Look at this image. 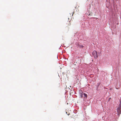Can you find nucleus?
<instances>
[{"label": "nucleus", "instance_id": "5", "mask_svg": "<svg viewBox=\"0 0 121 121\" xmlns=\"http://www.w3.org/2000/svg\"><path fill=\"white\" fill-rule=\"evenodd\" d=\"M80 48H82L83 47V46L82 45H80Z\"/></svg>", "mask_w": 121, "mask_h": 121}, {"label": "nucleus", "instance_id": "8", "mask_svg": "<svg viewBox=\"0 0 121 121\" xmlns=\"http://www.w3.org/2000/svg\"><path fill=\"white\" fill-rule=\"evenodd\" d=\"M109 99H111V98H109Z\"/></svg>", "mask_w": 121, "mask_h": 121}, {"label": "nucleus", "instance_id": "3", "mask_svg": "<svg viewBox=\"0 0 121 121\" xmlns=\"http://www.w3.org/2000/svg\"><path fill=\"white\" fill-rule=\"evenodd\" d=\"M83 94L84 95V97H85L86 98H87V94H86L85 93H83Z\"/></svg>", "mask_w": 121, "mask_h": 121}, {"label": "nucleus", "instance_id": "1", "mask_svg": "<svg viewBox=\"0 0 121 121\" xmlns=\"http://www.w3.org/2000/svg\"><path fill=\"white\" fill-rule=\"evenodd\" d=\"M92 54L95 58L96 59L98 57V56L96 51H94L92 52Z\"/></svg>", "mask_w": 121, "mask_h": 121}, {"label": "nucleus", "instance_id": "7", "mask_svg": "<svg viewBox=\"0 0 121 121\" xmlns=\"http://www.w3.org/2000/svg\"><path fill=\"white\" fill-rule=\"evenodd\" d=\"M109 99H111V98H109Z\"/></svg>", "mask_w": 121, "mask_h": 121}, {"label": "nucleus", "instance_id": "4", "mask_svg": "<svg viewBox=\"0 0 121 121\" xmlns=\"http://www.w3.org/2000/svg\"><path fill=\"white\" fill-rule=\"evenodd\" d=\"M121 112L120 108H118L117 110V112L119 113Z\"/></svg>", "mask_w": 121, "mask_h": 121}, {"label": "nucleus", "instance_id": "9", "mask_svg": "<svg viewBox=\"0 0 121 121\" xmlns=\"http://www.w3.org/2000/svg\"><path fill=\"white\" fill-rule=\"evenodd\" d=\"M69 22V25H70V22Z\"/></svg>", "mask_w": 121, "mask_h": 121}, {"label": "nucleus", "instance_id": "6", "mask_svg": "<svg viewBox=\"0 0 121 121\" xmlns=\"http://www.w3.org/2000/svg\"><path fill=\"white\" fill-rule=\"evenodd\" d=\"M74 13V12H73V13L72 14V16H73V13Z\"/></svg>", "mask_w": 121, "mask_h": 121}, {"label": "nucleus", "instance_id": "2", "mask_svg": "<svg viewBox=\"0 0 121 121\" xmlns=\"http://www.w3.org/2000/svg\"><path fill=\"white\" fill-rule=\"evenodd\" d=\"M80 96L81 98L83 97V93L82 94V91H80Z\"/></svg>", "mask_w": 121, "mask_h": 121}]
</instances>
